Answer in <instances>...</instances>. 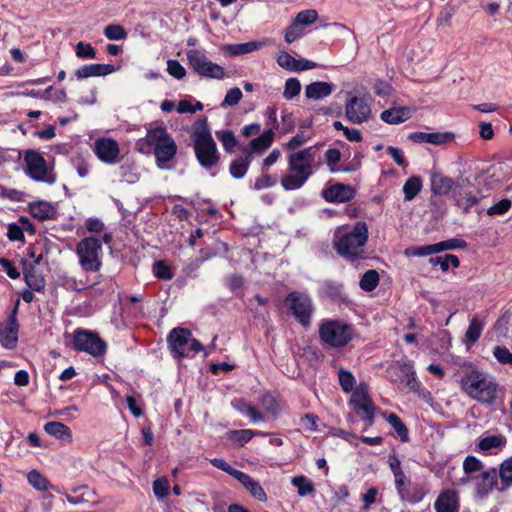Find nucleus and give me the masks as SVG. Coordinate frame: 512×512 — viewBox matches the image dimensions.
<instances>
[{
    "label": "nucleus",
    "mask_w": 512,
    "mask_h": 512,
    "mask_svg": "<svg viewBox=\"0 0 512 512\" xmlns=\"http://www.w3.org/2000/svg\"><path fill=\"white\" fill-rule=\"evenodd\" d=\"M313 145L290 153L287 157L289 173L281 178V186L286 191L302 188L322 164L320 147Z\"/></svg>",
    "instance_id": "nucleus-1"
},
{
    "label": "nucleus",
    "mask_w": 512,
    "mask_h": 512,
    "mask_svg": "<svg viewBox=\"0 0 512 512\" xmlns=\"http://www.w3.org/2000/svg\"><path fill=\"white\" fill-rule=\"evenodd\" d=\"M368 235V226L364 221L356 222L352 228L337 227L333 235V248L347 262L365 259Z\"/></svg>",
    "instance_id": "nucleus-2"
},
{
    "label": "nucleus",
    "mask_w": 512,
    "mask_h": 512,
    "mask_svg": "<svg viewBox=\"0 0 512 512\" xmlns=\"http://www.w3.org/2000/svg\"><path fill=\"white\" fill-rule=\"evenodd\" d=\"M460 384L465 394L480 403L492 404L497 398L498 384L486 372L472 370L461 378Z\"/></svg>",
    "instance_id": "nucleus-3"
},
{
    "label": "nucleus",
    "mask_w": 512,
    "mask_h": 512,
    "mask_svg": "<svg viewBox=\"0 0 512 512\" xmlns=\"http://www.w3.org/2000/svg\"><path fill=\"white\" fill-rule=\"evenodd\" d=\"M113 235L111 232L103 233L101 239L94 236L85 237L76 245V254L79 265L85 272H98L102 267V243L110 244Z\"/></svg>",
    "instance_id": "nucleus-4"
},
{
    "label": "nucleus",
    "mask_w": 512,
    "mask_h": 512,
    "mask_svg": "<svg viewBox=\"0 0 512 512\" xmlns=\"http://www.w3.org/2000/svg\"><path fill=\"white\" fill-rule=\"evenodd\" d=\"M388 464L399 498L411 504L421 502L427 494V489L420 483L412 482L411 477L402 469L401 461L396 454L389 455Z\"/></svg>",
    "instance_id": "nucleus-5"
},
{
    "label": "nucleus",
    "mask_w": 512,
    "mask_h": 512,
    "mask_svg": "<svg viewBox=\"0 0 512 512\" xmlns=\"http://www.w3.org/2000/svg\"><path fill=\"white\" fill-rule=\"evenodd\" d=\"M143 141L153 148L157 166L160 169L168 168V163L177 153V145L174 139L164 127L149 129Z\"/></svg>",
    "instance_id": "nucleus-6"
},
{
    "label": "nucleus",
    "mask_w": 512,
    "mask_h": 512,
    "mask_svg": "<svg viewBox=\"0 0 512 512\" xmlns=\"http://www.w3.org/2000/svg\"><path fill=\"white\" fill-rule=\"evenodd\" d=\"M25 172L36 182H42L52 185L57 180L54 167L49 165L44 156L32 149H28L24 153Z\"/></svg>",
    "instance_id": "nucleus-7"
},
{
    "label": "nucleus",
    "mask_w": 512,
    "mask_h": 512,
    "mask_svg": "<svg viewBox=\"0 0 512 512\" xmlns=\"http://www.w3.org/2000/svg\"><path fill=\"white\" fill-rule=\"evenodd\" d=\"M353 336V327L339 320L325 321L319 328L321 341L333 348L346 346L352 340Z\"/></svg>",
    "instance_id": "nucleus-8"
},
{
    "label": "nucleus",
    "mask_w": 512,
    "mask_h": 512,
    "mask_svg": "<svg viewBox=\"0 0 512 512\" xmlns=\"http://www.w3.org/2000/svg\"><path fill=\"white\" fill-rule=\"evenodd\" d=\"M194 152L203 168L211 170L217 166L220 158L217 145L206 128L194 133Z\"/></svg>",
    "instance_id": "nucleus-9"
},
{
    "label": "nucleus",
    "mask_w": 512,
    "mask_h": 512,
    "mask_svg": "<svg viewBox=\"0 0 512 512\" xmlns=\"http://www.w3.org/2000/svg\"><path fill=\"white\" fill-rule=\"evenodd\" d=\"M167 342L175 358L190 357L203 350L202 344L192 338L191 331L186 328H174L168 335Z\"/></svg>",
    "instance_id": "nucleus-10"
},
{
    "label": "nucleus",
    "mask_w": 512,
    "mask_h": 512,
    "mask_svg": "<svg viewBox=\"0 0 512 512\" xmlns=\"http://www.w3.org/2000/svg\"><path fill=\"white\" fill-rule=\"evenodd\" d=\"M186 56L189 67L201 77L223 80L228 76L222 66L210 61L206 54L201 50H188L186 52Z\"/></svg>",
    "instance_id": "nucleus-11"
},
{
    "label": "nucleus",
    "mask_w": 512,
    "mask_h": 512,
    "mask_svg": "<svg viewBox=\"0 0 512 512\" xmlns=\"http://www.w3.org/2000/svg\"><path fill=\"white\" fill-rule=\"evenodd\" d=\"M284 303L302 326L308 327L310 325L314 308L312 300L307 294L293 291L286 296Z\"/></svg>",
    "instance_id": "nucleus-12"
},
{
    "label": "nucleus",
    "mask_w": 512,
    "mask_h": 512,
    "mask_svg": "<svg viewBox=\"0 0 512 512\" xmlns=\"http://www.w3.org/2000/svg\"><path fill=\"white\" fill-rule=\"evenodd\" d=\"M72 347L76 351H83L94 357L101 356L106 351V343L97 333L81 328L73 333Z\"/></svg>",
    "instance_id": "nucleus-13"
},
{
    "label": "nucleus",
    "mask_w": 512,
    "mask_h": 512,
    "mask_svg": "<svg viewBox=\"0 0 512 512\" xmlns=\"http://www.w3.org/2000/svg\"><path fill=\"white\" fill-rule=\"evenodd\" d=\"M97 158L107 164L114 165L120 161V146L118 142L110 137L97 138L92 146Z\"/></svg>",
    "instance_id": "nucleus-14"
},
{
    "label": "nucleus",
    "mask_w": 512,
    "mask_h": 512,
    "mask_svg": "<svg viewBox=\"0 0 512 512\" xmlns=\"http://www.w3.org/2000/svg\"><path fill=\"white\" fill-rule=\"evenodd\" d=\"M18 308L15 306L6 321L0 326V343L6 349H14L18 343L19 324L17 321Z\"/></svg>",
    "instance_id": "nucleus-15"
},
{
    "label": "nucleus",
    "mask_w": 512,
    "mask_h": 512,
    "mask_svg": "<svg viewBox=\"0 0 512 512\" xmlns=\"http://www.w3.org/2000/svg\"><path fill=\"white\" fill-rule=\"evenodd\" d=\"M371 109L361 98L352 97L345 105V114L349 121L361 124L368 120Z\"/></svg>",
    "instance_id": "nucleus-16"
},
{
    "label": "nucleus",
    "mask_w": 512,
    "mask_h": 512,
    "mask_svg": "<svg viewBox=\"0 0 512 512\" xmlns=\"http://www.w3.org/2000/svg\"><path fill=\"white\" fill-rule=\"evenodd\" d=\"M498 472L496 468L490 467L475 477L476 494L480 498L487 497L497 485Z\"/></svg>",
    "instance_id": "nucleus-17"
},
{
    "label": "nucleus",
    "mask_w": 512,
    "mask_h": 512,
    "mask_svg": "<svg viewBox=\"0 0 512 512\" xmlns=\"http://www.w3.org/2000/svg\"><path fill=\"white\" fill-rule=\"evenodd\" d=\"M355 191L349 185L334 184L322 190V197L330 203H343L352 200Z\"/></svg>",
    "instance_id": "nucleus-18"
},
{
    "label": "nucleus",
    "mask_w": 512,
    "mask_h": 512,
    "mask_svg": "<svg viewBox=\"0 0 512 512\" xmlns=\"http://www.w3.org/2000/svg\"><path fill=\"white\" fill-rule=\"evenodd\" d=\"M395 373L396 378H392V381H399L404 384L409 390L420 393L421 384L416 379L415 371L409 364H403L392 369Z\"/></svg>",
    "instance_id": "nucleus-19"
},
{
    "label": "nucleus",
    "mask_w": 512,
    "mask_h": 512,
    "mask_svg": "<svg viewBox=\"0 0 512 512\" xmlns=\"http://www.w3.org/2000/svg\"><path fill=\"white\" fill-rule=\"evenodd\" d=\"M28 209L33 218L39 221L54 220L57 217L56 207L44 200L29 203Z\"/></svg>",
    "instance_id": "nucleus-20"
},
{
    "label": "nucleus",
    "mask_w": 512,
    "mask_h": 512,
    "mask_svg": "<svg viewBox=\"0 0 512 512\" xmlns=\"http://www.w3.org/2000/svg\"><path fill=\"white\" fill-rule=\"evenodd\" d=\"M115 71V66L111 64H86L75 71L77 79H85L89 77L106 76Z\"/></svg>",
    "instance_id": "nucleus-21"
},
{
    "label": "nucleus",
    "mask_w": 512,
    "mask_h": 512,
    "mask_svg": "<svg viewBox=\"0 0 512 512\" xmlns=\"http://www.w3.org/2000/svg\"><path fill=\"white\" fill-rule=\"evenodd\" d=\"M67 501L73 505L89 504L96 505L98 500L94 490L87 486L77 487L72 489V493H65Z\"/></svg>",
    "instance_id": "nucleus-22"
},
{
    "label": "nucleus",
    "mask_w": 512,
    "mask_h": 512,
    "mask_svg": "<svg viewBox=\"0 0 512 512\" xmlns=\"http://www.w3.org/2000/svg\"><path fill=\"white\" fill-rule=\"evenodd\" d=\"M434 508L436 512H458L459 499L454 490H444L437 497Z\"/></svg>",
    "instance_id": "nucleus-23"
},
{
    "label": "nucleus",
    "mask_w": 512,
    "mask_h": 512,
    "mask_svg": "<svg viewBox=\"0 0 512 512\" xmlns=\"http://www.w3.org/2000/svg\"><path fill=\"white\" fill-rule=\"evenodd\" d=\"M507 443V439L504 435H488L477 442V450L486 454H496L502 450Z\"/></svg>",
    "instance_id": "nucleus-24"
},
{
    "label": "nucleus",
    "mask_w": 512,
    "mask_h": 512,
    "mask_svg": "<svg viewBox=\"0 0 512 512\" xmlns=\"http://www.w3.org/2000/svg\"><path fill=\"white\" fill-rule=\"evenodd\" d=\"M408 138L416 143H429L433 145H442L450 142L453 139V134L449 132H414Z\"/></svg>",
    "instance_id": "nucleus-25"
},
{
    "label": "nucleus",
    "mask_w": 512,
    "mask_h": 512,
    "mask_svg": "<svg viewBox=\"0 0 512 512\" xmlns=\"http://www.w3.org/2000/svg\"><path fill=\"white\" fill-rule=\"evenodd\" d=\"M455 204L463 210L464 213H468L472 207L479 203V198L467 191L462 186H457L452 190Z\"/></svg>",
    "instance_id": "nucleus-26"
},
{
    "label": "nucleus",
    "mask_w": 512,
    "mask_h": 512,
    "mask_svg": "<svg viewBox=\"0 0 512 512\" xmlns=\"http://www.w3.org/2000/svg\"><path fill=\"white\" fill-rule=\"evenodd\" d=\"M235 479L238 480L258 501L265 502L267 500V495L260 483L248 474L239 471V473H236Z\"/></svg>",
    "instance_id": "nucleus-27"
},
{
    "label": "nucleus",
    "mask_w": 512,
    "mask_h": 512,
    "mask_svg": "<svg viewBox=\"0 0 512 512\" xmlns=\"http://www.w3.org/2000/svg\"><path fill=\"white\" fill-rule=\"evenodd\" d=\"M380 118L388 124H400L411 118V110L408 107H393L381 112Z\"/></svg>",
    "instance_id": "nucleus-28"
},
{
    "label": "nucleus",
    "mask_w": 512,
    "mask_h": 512,
    "mask_svg": "<svg viewBox=\"0 0 512 512\" xmlns=\"http://www.w3.org/2000/svg\"><path fill=\"white\" fill-rule=\"evenodd\" d=\"M334 90L332 83L316 81L306 86L305 96L308 99L320 100L328 97Z\"/></svg>",
    "instance_id": "nucleus-29"
},
{
    "label": "nucleus",
    "mask_w": 512,
    "mask_h": 512,
    "mask_svg": "<svg viewBox=\"0 0 512 512\" xmlns=\"http://www.w3.org/2000/svg\"><path fill=\"white\" fill-rule=\"evenodd\" d=\"M44 430L47 434L54 436L62 441L71 442L72 441V433L70 428L56 421L47 422L44 425Z\"/></svg>",
    "instance_id": "nucleus-30"
},
{
    "label": "nucleus",
    "mask_w": 512,
    "mask_h": 512,
    "mask_svg": "<svg viewBox=\"0 0 512 512\" xmlns=\"http://www.w3.org/2000/svg\"><path fill=\"white\" fill-rule=\"evenodd\" d=\"M383 415L386 421L393 427L394 435L399 437L402 442H408L409 432L402 419L395 413H384Z\"/></svg>",
    "instance_id": "nucleus-31"
},
{
    "label": "nucleus",
    "mask_w": 512,
    "mask_h": 512,
    "mask_svg": "<svg viewBox=\"0 0 512 512\" xmlns=\"http://www.w3.org/2000/svg\"><path fill=\"white\" fill-rule=\"evenodd\" d=\"M483 329L484 323L478 316H473L465 333L466 343L468 346H472L478 341Z\"/></svg>",
    "instance_id": "nucleus-32"
},
{
    "label": "nucleus",
    "mask_w": 512,
    "mask_h": 512,
    "mask_svg": "<svg viewBox=\"0 0 512 512\" xmlns=\"http://www.w3.org/2000/svg\"><path fill=\"white\" fill-rule=\"evenodd\" d=\"M273 139L274 133L272 129H269L262 133L259 137L254 138L250 142V148L252 149L253 152H263L271 146Z\"/></svg>",
    "instance_id": "nucleus-33"
},
{
    "label": "nucleus",
    "mask_w": 512,
    "mask_h": 512,
    "mask_svg": "<svg viewBox=\"0 0 512 512\" xmlns=\"http://www.w3.org/2000/svg\"><path fill=\"white\" fill-rule=\"evenodd\" d=\"M250 161H251L250 155H246L245 157L240 156V157L236 158L230 164V167H229L230 174L236 179L243 178L245 176V174L247 173V170L250 165Z\"/></svg>",
    "instance_id": "nucleus-34"
},
{
    "label": "nucleus",
    "mask_w": 512,
    "mask_h": 512,
    "mask_svg": "<svg viewBox=\"0 0 512 512\" xmlns=\"http://www.w3.org/2000/svg\"><path fill=\"white\" fill-rule=\"evenodd\" d=\"M370 402H372V400L369 397L367 386L365 384H360L352 392L350 403L352 404V406L355 410V409H359L360 407H362Z\"/></svg>",
    "instance_id": "nucleus-35"
},
{
    "label": "nucleus",
    "mask_w": 512,
    "mask_h": 512,
    "mask_svg": "<svg viewBox=\"0 0 512 512\" xmlns=\"http://www.w3.org/2000/svg\"><path fill=\"white\" fill-rule=\"evenodd\" d=\"M453 182L450 178L435 174L431 178V189L433 193L443 195L452 189Z\"/></svg>",
    "instance_id": "nucleus-36"
},
{
    "label": "nucleus",
    "mask_w": 512,
    "mask_h": 512,
    "mask_svg": "<svg viewBox=\"0 0 512 512\" xmlns=\"http://www.w3.org/2000/svg\"><path fill=\"white\" fill-rule=\"evenodd\" d=\"M498 477L502 485L500 490H505L512 485V456L501 463Z\"/></svg>",
    "instance_id": "nucleus-37"
},
{
    "label": "nucleus",
    "mask_w": 512,
    "mask_h": 512,
    "mask_svg": "<svg viewBox=\"0 0 512 512\" xmlns=\"http://www.w3.org/2000/svg\"><path fill=\"white\" fill-rule=\"evenodd\" d=\"M422 189V181L418 176L410 177L403 185L404 198L411 201Z\"/></svg>",
    "instance_id": "nucleus-38"
},
{
    "label": "nucleus",
    "mask_w": 512,
    "mask_h": 512,
    "mask_svg": "<svg viewBox=\"0 0 512 512\" xmlns=\"http://www.w3.org/2000/svg\"><path fill=\"white\" fill-rule=\"evenodd\" d=\"M380 277L379 273L376 270H368L366 271L360 281L359 286L365 292L373 291L379 284Z\"/></svg>",
    "instance_id": "nucleus-39"
},
{
    "label": "nucleus",
    "mask_w": 512,
    "mask_h": 512,
    "mask_svg": "<svg viewBox=\"0 0 512 512\" xmlns=\"http://www.w3.org/2000/svg\"><path fill=\"white\" fill-rule=\"evenodd\" d=\"M262 47V43L251 41L247 43L231 44L226 47L230 55H242L258 50Z\"/></svg>",
    "instance_id": "nucleus-40"
},
{
    "label": "nucleus",
    "mask_w": 512,
    "mask_h": 512,
    "mask_svg": "<svg viewBox=\"0 0 512 512\" xmlns=\"http://www.w3.org/2000/svg\"><path fill=\"white\" fill-rule=\"evenodd\" d=\"M24 280L27 286L33 291L40 292L45 288L46 282L44 277L34 270L25 272Z\"/></svg>",
    "instance_id": "nucleus-41"
},
{
    "label": "nucleus",
    "mask_w": 512,
    "mask_h": 512,
    "mask_svg": "<svg viewBox=\"0 0 512 512\" xmlns=\"http://www.w3.org/2000/svg\"><path fill=\"white\" fill-rule=\"evenodd\" d=\"M429 262L433 266L439 265L441 270L444 272L449 269L450 265L457 268L460 264L458 257L453 254H446L444 256L431 257L429 259Z\"/></svg>",
    "instance_id": "nucleus-42"
},
{
    "label": "nucleus",
    "mask_w": 512,
    "mask_h": 512,
    "mask_svg": "<svg viewBox=\"0 0 512 512\" xmlns=\"http://www.w3.org/2000/svg\"><path fill=\"white\" fill-rule=\"evenodd\" d=\"M292 485L297 488L300 496H306L314 492V485L310 479L305 476H296L292 478Z\"/></svg>",
    "instance_id": "nucleus-43"
},
{
    "label": "nucleus",
    "mask_w": 512,
    "mask_h": 512,
    "mask_svg": "<svg viewBox=\"0 0 512 512\" xmlns=\"http://www.w3.org/2000/svg\"><path fill=\"white\" fill-rule=\"evenodd\" d=\"M27 480L31 486L39 491H45L50 486L48 479L37 470L30 471L27 475Z\"/></svg>",
    "instance_id": "nucleus-44"
},
{
    "label": "nucleus",
    "mask_w": 512,
    "mask_h": 512,
    "mask_svg": "<svg viewBox=\"0 0 512 512\" xmlns=\"http://www.w3.org/2000/svg\"><path fill=\"white\" fill-rule=\"evenodd\" d=\"M338 380L344 392L349 393L355 390L356 380L350 371L341 368L338 372Z\"/></svg>",
    "instance_id": "nucleus-45"
},
{
    "label": "nucleus",
    "mask_w": 512,
    "mask_h": 512,
    "mask_svg": "<svg viewBox=\"0 0 512 512\" xmlns=\"http://www.w3.org/2000/svg\"><path fill=\"white\" fill-rule=\"evenodd\" d=\"M438 253L437 244L419 246V247H409L405 250V255L408 257H422L428 256L432 254Z\"/></svg>",
    "instance_id": "nucleus-46"
},
{
    "label": "nucleus",
    "mask_w": 512,
    "mask_h": 512,
    "mask_svg": "<svg viewBox=\"0 0 512 512\" xmlns=\"http://www.w3.org/2000/svg\"><path fill=\"white\" fill-rule=\"evenodd\" d=\"M106 38L109 40H123L127 37V32L123 26L119 24H110L104 28L103 31Z\"/></svg>",
    "instance_id": "nucleus-47"
},
{
    "label": "nucleus",
    "mask_w": 512,
    "mask_h": 512,
    "mask_svg": "<svg viewBox=\"0 0 512 512\" xmlns=\"http://www.w3.org/2000/svg\"><path fill=\"white\" fill-rule=\"evenodd\" d=\"M75 54L80 59H95L97 53L90 43L80 41L75 46Z\"/></svg>",
    "instance_id": "nucleus-48"
},
{
    "label": "nucleus",
    "mask_w": 512,
    "mask_h": 512,
    "mask_svg": "<svg viewBox=\"0 0 512 512\" xmlns=\"http://www.w3.org/2000/svg\"><path fill=\"white\" fill-rule=\"evenodd\" d=\"M301 91V83L297 78H289L286 80L283 97L286 100H292Z\"/></svg>",
    "instance_id": "nucleus-49"
},
{
    "label": "nucleus",
    "mask_w": 512,
    "mask_h": 512,
    "mask_svg": "<svg viewBox=\"0 0 512 512\" xmlns=\"http://www.w3.org/2000/svg\"><path fill=\"white\" fill-rule=\"evenodd\" d=\"M511 206L512 201L508 198H504L489 207L486 212L489 216H502L510 210Z\"/></svg>",
    "instance_id": "nucleus-50"
},
{
    "label": "nucleus",
    "mask_w": 512,
    "mask_h": 512,
    "mask_svg": "<svg viewBox=\"0 0 512 512\" xmlns=\"http://www.w3.org/2000/svg\"><path fill=\"white\" fill-rule=\"evenodd\" d=\"M254 436V431L250 429L232 430L229 432V438L237 442L240 446L249 442Z\"/></svg>",
    "instance_id": "nucleus-51"
},
{
    "label": "nucleus",
    "mask_w": 512,
    "mask_h": 512,
    "mask_svg": "<svg viewBox=\"0 0 512 512\" xmlns=\"http://www.w3.org/2000/svg\"><path fill=\"white\" fill-rule=\"evenodd\" d=\"M243 97L242 91L238 87H234L227 91L224 100L221 103L222 108L233 107L237 105Z\"/></svg>",
    "instance_id": "nucleus-52"
},
{
    "label": "nucleus",
    "mask_w": 512,
    "mask_h": 512,
    "mask_svg": "<svg viewBox=\"0 0 512 512\" xmlns=\"http://www.w3.org/2000/svg\"><path fill=\"white\" fill-rule=\"evenodd\" d=\"M375 410L376 406L373 402H370L359 409H355V412L361 417L367 426H371L374 423Z\"/></svg>",
    "instance_id": "nucleus-53"
},
{
    "label": "nucleus",
    "mask_w": 512,
    "mask_h": 512,
    "mask_svg": "<svg viewBox=\"0 0 512 512\" xmlns=\"http://www.w3.org/2000/svg\"><path fill=\"white\" fill-rule=\"evenodd\" d=\"M217 136L221 141L225 151L232 152L235 146L237 145V140L234 133L232 131L225 130L217 132Z\"/></svg>",
    "instance_id": "nucleus-54"
},
{
    "label": "nucleus",
    "mask_w": 512,
    "mask_h": 512,
    "mask_svg": "<svg viewBox=\"0 0 512 512\" xmlns=\"http://www.w3.org/2000/svg\"><path fill=\"white\" fill-rule=\"evenodd\" d=\"M483 463L474 456H467L463 461L465 475H472L475 472H482Z\"/></svg>",
    "instance_id": "nucleus-55"
},
{
    "label": "nucleus",
    "mask_w": 512,
    "mask_h": 512,
    "mask_svg": "<svg viewBox=\"0 0 512 512\" xmlns=\"http://www.w3.org/2000/svg\"><path fill=\"white\" fill-rule=\"evenodd\" d=\"M317 19V12L313 9H308L299 12L294 20L304 28V26L313 24Z\"/></svg>",
    "instance_id": "nucleus-56"
},
{
    "label": "nucleus",
    "mask_w": 512,
    "mask_h": 512,
    "mask_svg": "<svg viewBox=\"0 0 512 512\" xmlns=\"http://www.w3.org/2000/svg\"><path fill=\"white\" fill-rule=\"evenodd\" d=\"M309 139L310 137L306 136L304 133H297L284 145V149L291 153L296 152L297 149L306 144Z\"/></svg>",
    "instance_id": "nucleus-57"
},
{
    "label": "nucleus",
    "mask_w": 512,
    "mask_h": 512,
    "mask_svg": "<svg viewBox=\"0 0 512 512\" xmlns=\"http://www.w3.org/2000/svg\"><path fill=\"white\" fill-rule=\"evenodd\" d=\"M436 244L438 248V253L446 250L464 249L467 247L466 241L457 238L441 241Z\"/></svg>",
    "instance_id": "nucleus-58"
},
{
    "label": "nucleus",
    "mask_w": 512,
    "mask_h": 512,
    "mask_svg": "<svg viewBox=\"0 0 512 512\" xmlns=\"http://www.w3.org/2000/svg\"><path fill=\"white\" fill-rule=\"evenodd\" d=\"M303 35L304 28L294 20L292 24L286 29L285 41L287 43H292L301 38Z\"/></svg>",
    "instance_id": "nucleus-59"
},
{
    "label": "nucleus",
    "mask_w": 512,
    "mask_h": 512,
    "mask_svg": "<svg viewBox=\"0 0 512 512\" xmlns=\"http://www.w3.org/2000/svg\"><path fill=\"white\" fill-rule=\"evenodd\" d=\"M153 270L155 276L159 279L171 280L173 278L170 267L163 261L155 262Z\"/></svg>",
    "instance_id": "nucleus-60"
},
{
    "label": "nucleus",
    "mask_w": 512,
    "mask_h": 512,
    "mask_svg": "<svg viewBox=\"0 0 512 512\" xmlns=\"http://www.w3.org/2000/svg\"><path fill=\"white\" fill-rule=\"evenodd\" d=\"M277 63L280 67L288 70V71H294V68H296V63H298V60L292 57L287 52H280L277 56Z\"/></svg>",
    "instance_id": "nucleus-61"
},
{
    "label": "nucleus",
    "mask_w": 512,
    "mask_h": 512,
    "mask_svg": "<svg viewBox=\"0 0 512 512\" xmlns=\"http://www.w3.org/2000/svg\"><path fill=\"white\" fill-rule=\"evenodd\" d=\"M378 493H379L378 488L375 486H372L367 489V491L362 495V501H363L362 510L363 511H368L370 509V507L372 506V504L376 503Z\"/></svg>",
    "instance_id": "nucleus-62"
},
{
    "label": "nucleus",
    "mask_w": 512,
    "mask_h": 512,
    "mask_svg": "<svg viewBox=\"0 0 512 512\" xmlns=\"http://www.w3.org/2000/svg\"><path fill=\"white\" fill-rule=\"evenodd\" d=\"M493 355L499 363L512 366V353L505 346L494 347Z\"/></svg>",
    "instance_id": "nucleus-63"
},
{
    "label": "nucleus",
    "mask_w": 512,
    "mask_h": 512,
    "mask_svg": "<svg viewBox=\"0 0 512 512\" xmlns=\"http://www.w3.org/2000/svg\"><path fill=\"white\" fill-rule=\"evenodd\" d=\"M167 71L171 76L179 80L186 75V69L177 60L167 61Z\"/></svg>",
    "instance_id": "nucleus-64"
}]
</instances>
